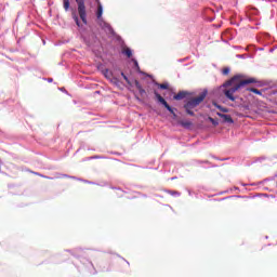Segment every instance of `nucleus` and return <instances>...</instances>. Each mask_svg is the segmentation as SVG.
<instances>
[{
	"mask_svg": "<svg viewBox=\"0 0 277 277\" xmlns=\"http://www.w3.org/2000/svg\"><path fill=\"white\" fill-rule=\"evenodd\" d=\"M110 82L114 84V85H117V88H120V85H122V82H120V80L116 77L111 78Z\"/></svg>",
	"mask_w": 277,
	"mask_h": 277,
	"instance_id": "10",
	"label": "nucleus"
},
{
	"mask_svg": "<svg viewBox=\"0 0 277 277\" xmlns=\"http://www.w3.org/2000/svg\"><path fill=\"white\" fill-rule=\"evenodd\" d=\"M182 127H192V122H182Z\"/></svg>",
	"mask_w": 277,
	"mask_h": 277,
	"instance_id": "21",
	"label": "nucleus"
},
{
	"mask_svg": "<svg viewBox=\"0 0 277 277\" xmlns=\"http://www.w3.org/2000/svg\"><path fill=\"white\" fill-rule=\"evenodd\" d=\"M156 85L160 88V90H168L170 88L168 83H156Z\"/></svg>",
	"mask_w": 277,
	"mask_h": 277,
	"instance_id": "11",
	"label": "nucleus"
},
{
	"mask_svg": "<svg viewBox=\"0 0 277 277\" xmlns=\"http://www.w3.org/2000/svg\"><path fill=\"white\" fill-rule=\"evenodd\" d=\"M216 116H219V118H222L224 122H228V124H233V122H235L233 120V117H230V115H225L222 113H216Z\"/></svg>",
	"mask_w": 277,
	"mask_h": 277,
	"instance_id": "5",
	"label": "nucleus"
},
{
	"mask_svg": "<svg viewBox=\"0 0 277 277\" xmlns=\"http://www.w3.org/2000/svg\"><path fill=\"white\" fill-rule=\"evenodd\" d=\"M74 21L75 23L78 25V27L80 26L79 24V17L77 16V14H74Z\"/></svg>",
	"mask_w": 277,
	"mask_h": 277,
	"instance_id": "18",
	"label": "nucleus"
},
{
	"mask_svg": "<svg viewBox=\"0 0 277 277\" xmlns=\"http://www.w3.org/2000/svg\"><path fill=\"white\" fill-rule=\"evenodd\" d=\"M247 90H248V92H253V94H258L259 96H261L263 94L259 89L249 88Z\"/></svg>",
	"mask_w": 277,
	"mask_h": 277,
	"instance_id": "12",
	"label": "nucleus"
},
{
	"mask_svg": "<svg viewBox=\"0 0 277 277\" xmlns=\"http://www.w3.org/2000/svg\"><path fill=\"white\" fill-rule=\"evenodd\" d=\"M121 77H123V79H124V81H127V83L131 84L129 77H127V75H124V72H121Z\"/></svg>",
	"mask_w": 277,
	"mask_h": 277,
	"instance_id": "16",
	"label": "nucleus"
},
{
	"mask_svg": "<svg viewBox=\"0 0 277 277\" xmlns=\"http://www.w3.org/2000/svg\"><path fill=\"white\" fill-rule=\"evenodd\" d=\"M207 98V91L201 92L197 97H192L184 105V109L188 116H196L193 109H196L200 103H202Z\"/></svg>",
	"mask_w": 277,
	"mask_h": 277,
	"instance_id": "2",
	"label": "nucleus"
},
{
	"mask_svg": "<svg viewBox=\"0 0 277 277\" xmlns=\"http://www.w3.org/2000/svg\"><path fill=\"white\" fill-rule=\"evenodd\" d=\"M133 63H134L135 68H136L137 70H140V64H138L135 60H133Z\"/></svg>",
	"mask_w": 277,
	"mask_h": 277,
	"instance_id": "20",
	"label": "nucleus"
},
{
	"mask_svg": "<svg viewBox=\"0 0 277 277\" xmlns=\"http://www.w3.org/2000/svg\"><path fill=\"white\" fill-rule=\"evenodd\" d=\"M63 8L65 12H68L70 10V0H63Z\"/></svg>",
	"mask_w": 277,
	"mask_h": 277,
	"instance_id": "9",
	"label": "nucleus"
},
{
	"mask_svg": "<svg viewBox=\"0 0 277 277\" xmlns=\"http://www.w3.org/2000/svg\"><path fill=\"white\" fill-rule=\"evenodd\" d=\"M208 120L213 124V127H217V124H220V121H217V119H214L212 117H209Z\"/></svg>",
	"mask_w": 277,
	"mask_h": 277,
	"instance_id": "14",
	"label": "nucleus"
},
{
	"mask_svg": "<svg viewBox=\"0 0 277 277\" xmlns=\"http://www.w3.org/2000/svg\"><path fill=\"white\" fill-rule=\"evenodd\" d=\"M78 5V14L84 25H88V11L85 10V0H75Z\"/></svg>",
	"mask_w": 277,
	"mask_h": 277,
	"instance_id": "3",
	"label": "nucleus"
},
{
	"mask_svg": "<svg viewBox=\"0 0 277 277\" xmlns=\"http://www.w3.org/2000/svg\"><path fill=\"white\" fill-rule=\"evenodd\" d=\"M187 96V92L180 91L177 94L173 96L174 101H183Z\"/></svg>",
	"mask_w": 277,
	"mask_h": 277,
	"instance_id": "7",
	"label": "nucleus"
},
{
	"mask_svg": "<svg viewBox=\"0 0 277 277\" xmlns=\"http://www.w3.org/2000/svg\"><path fill=\"white\" fill-rule=\"evenodd\" d=\"M123 53H124V55H127V57H132L133 56V52L129 48H126L123 50Z\"/></svg>",
	"mask_w": 277,
	"mask_h": 277,
	"instance_id": "13",
	"label": "nucleus"
},
{
	"mask_svg": "<svg viewBox=\"0 0 277 277\" xmlns=\"http://www.w3.org/2000/svg\"><path fill=\"white\" fill-rule=\"evenodd\" d=\"M121 77H123V79H124V81H127V83L131 84L129 77H127V75H124V72H121Z\"/></svg>",
	"mask_w": 277,
	"mask_h": 277,
	"instance_id": "17",
	"label": "nucleus"
},
{
	"mask_svg": "<svg viewBox=\"0 0 277 277\" xmlns=\"http://www.w3.org/2000/svg\"><path fill=\"white\" fill-rule=\"evenodd\" d=\"M249 83H256L255 78H246L243 75H236L228 81H226L223 87L226 88L223 93L229 101L235 102L237 98L235 97V92L241 90V88H246Z\"/></svg>",
	"mask_w": 277,
	"mask_h": 277,
	"instance_id": "1",
	"label": "nucleus"
},
{
	"mask_svg": "<svg viewBox=\"0 0 277 277\" xmlns=\"http://www.w3.org/2000/svg\"><path fill=\"white\" fill-rule=\"evenodd\" d=\"M134 85H135L136 90L138 91V93L141 94V96H144V94H146V90H144V88H142V84L140 83V81L135 80Z\"/></svg>",
	"mask_w": 277,
	"mask_h": 277,
	"instance_id": "6",
	"label": "nucleus"
},
{
	"mask_svg": "<svg viewBox=\"0 0 277 277\" xmlns=\"http://www.w3.org/2000/svg\"><path fill=\"white\" fill-rule=\"evenodd\" d=\"M217 109H220L221 111H223V114H228V108H224L220 105H216Z\"/></svg>",
	"mask_w": 277,
	"mask_h": 277,
	"instance_id": "15",
	"label": "nucleus"
},
{
	"mask_svg": "<svg viewBox=\"0 0 277 277\" xmlns=\"http://www.w3.org/2000/svg\"><path fill=\"white\" fill-rule=\"evenodd\" d=\"M96 16H97V18H102V16H103V4H101V2L97 3Z\"/></svg>",
	"mask_w": 277,
	"mask_h": 277,
	"instance_id": "8",
	"label": "nucleus"
},
{
	"mask_svg": "<svg viewBox=\"0 0 277 277\" xmlns=\"http://www.w3.org/2000/svg\"><path fill=\"white\" fill-rule=\"evenodd\" d=\"M229 72H230V68L225 67V68L223 69V75H229Z\"/></svg>",
	"mask_w": 277,
	"mask_h": 277,
	"instance_id": "19",
	"label": "nucleus"
},
{
	"mask_svg": "<svg viewBox=\"0 0 277 277\" xmlns=\"http://www.w3.org/2000/svg\"><path fill=\"white\" fill-rule=\"evenodd\" d=\"M154 94H155L156 100L158 101V103L163 105V107H166V109H168V111H170V114H172L173 118H176V113H174V108H172L171 105L168 104L166 98H163V96H161V94H159V92H157V91H154Z\"/></svg>",
	"mask_w": 277,
	"mask_h": 277,
	"instance_id": "4",
	"label": "nucleus"
}]
</instances>
